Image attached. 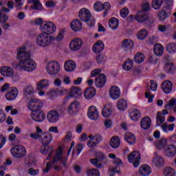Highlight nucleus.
I'll return each instance as SVG.
<instances>
[{
  "label": "nucleus",
  "instance_id": "1",
  "mask_svg": "<svg viewBox=\"0 0 176 176\" xmlns=\"http://www.w3.org/2000/svg\"><path fill=\"white\" fill-rule=\"evenodd\" d=\"M26 50L27 47H25L17 48V58L20 61L16 67H20L21 69L31 72L36 69V63L31 59V54L30 52H25Z\"/></svg>",
  "mask_w": 176,
  "mask_h": 176
},
{
  "label": "nucleus",
  "instance_id": "2",
  "mask_svg": "<svg viewBox=\"0 0 176 176\" xmlns=\"http://www.w3.org/2000/svg\"><path fill=\"white\" fill-rule=\"evenodd\" d=\"M67 161L68 157H63V150L59 148L54 156L52 163L54 170L58 171V170H61V167H67Z\"/></svg>",
  "mask_w": 176,
  "mask_h": 176
},
{
  "label": "nucleus",
  "instance_id": "3",
  "mask_svg": "<svg viewBox=\"0 0 176 176\" xmlns=\"http://www.w3.org/2000/svg\"><path fill=\"white\" fill-rule=\"evenodd\" d=\"M54 39V37L50 36L47 32H42L37 35L36 38V43L38 46L42 47H47L52 45V41Z\"/></svg>",
  "mask_w": 176,
  "mask_h": 176
},
{
  "label": "nucleus",
  "instance_id": "4",
  "mask_svg": "<svg viewBox=\"0 0 176 176\" xmlns=\"http://www.w3.org/2000/svg\"><path fill=\"white\" fill-rule=\"evenodd\" d=\"M78 17L80 20L87 23L89 27H94L96 21L91 18V14L90 11L87 8H82L78 12Z\"/></svg>",
  "mask_w": 176,
  "mask_h": 176
},
{
  "label": "nucleus",
  "instance_id": "5",
  "mask_svg": "<svg viewBox=\"0 0 176 176\" xmlns=\"http://www.w3.org/2000/svg\"><path fill=\"white\" fill-rule=\"evenodd\" d=\"M135 20L138 23H145L146 21L148 27H151L152 24L155 23V18L144 11H139L135 16Z\"/></svg>",
  "mask_w": 176,
  "mask_h": 176
},
{
  "label": "nucleus",
  "instance_id": "6",
  "mask_svg": "<svg viewBox=\"0 0 176 176\" xmlns=\"http://www.w3.org/2000/svg\"><path fill=\"white\" fill-rule=\"evenodd\" d=\"M11 154L14 157L21 159L27 155V150L23 145H15L10 150Z\"/></svg>",
  "mask_w": 176,
  "mask_h": 176
},
{
  "label": "nucleus",
  "instance_id": "7",
  "mask_svg": "<svg viewBox=\"0 0 176 176\" xmlns=\"http://www.w3.org/2000/svg\"><path fill=\"white\" fill-rule=\"evenodd\" d=\"M46 69L49 75H57L60 72V63L55 60L50 61L47 63Z\"/></svg>",
  "mask_w": 176,
  "mask_h": 176
},
{
  "label": "nucleus",
  "instance_id": "8",
  "mask_svg": "<svg viewBox=\"0 0 176 176\" xmlns=\"http://www.w3.org/2000/svg\"><path fill=\"white\" fill-rule=\"evenodd\" d=\"M28 108L30 109V111L34 112H38L39 111H41L42 107H43V103L42 102V100H38V99H32L28 105Z\"/></svg>",
  "mask_w": 176,
  "mask_h": 176
},
{
  "label": "nucleus",
  "instance_id": "9",
  "mask_svg": "<svg viewBox=\"0 0 176 176\" xmlns=\"http://www.w3.org/2000/svg\"><path fill=\"white\" fill-rule=\"evenodd\" d=\"M128 161L129 163H133L134 167L140 166V160H141V154L137 151H134L128 155Z\"/></svg>",
  "mask_w": 176,
  "mask_h": 176
},
{
  "label": "nucleus",
  "instance_id": "10",
  "mask_svg": "<svg viewBox=\"0 0 176 176\" xmlns=\"http://www.w3.org/2000/svg\"><path fill=\"white\" fill-rule=\"evenodd\" d=\"M56 25L52 21H44V23L41 25V30L43 32L49 34V35H50V34H54V32H56Z\"/></svg>",
  "mask_w": 176,
  "mask_h": 176
},
{
  "label": "nucleus",
  "instance_id": "11",
  "mask_svg": "<svg viewBox=\"0 0 176 176\" xmlns=\"http://www.w3.org/2000/svg\"><path fill=\"white\" fill-rule=\"evenodd\" d=\"M88 138H89L87 142L89 148H94V146L98 145V144L102 141V136L100 135H96L94 136H93V135H89Z\"/></svg>",
  "mask_w": 176,
  "mask_h": 176
},
{
  "label": "nucleus",
  "instance_id": "12",
  "mask_svg": "<svg viewBox=\"0 0 176 176\" xmlns=\"http://www.w3.org/2000/svg\"><path fill=\"white\" fill-rule=\"evenodd\" d=\"M83 46V41L80 38H74L69 43V47L73 52L79 50Z\"/></svg>",
  "mask_w": 176,
  "mask_h": 176
},
{
  "label": "nucleus",
  "instance_id": "13",
  "mask_svg": "<svg viewBox=\"0 0 176 176\" xmlns=\"http://www.w3.org/2000/svg\"><path fill=\"white\" fill-rule=\"evenodd\" d=\"M121 47L125 52H131L134 49V41L131 39H124L122 41Z\"/></svg>",
  "mask_w": 176,
  "mask_h": 176
},
{
  "label": "nucleus",
  "instance_id": "14",
  "mask_svg": "<svg viewBox=\"0 0 176 176\" xmlns=\"http://www.w3.org/2000/svg\"><path fill=\"white\" fill-rule=\"evenodd\" d=\"M47 119L50 123H56L60 119V113L56 110L50 111L47 115Z\"/></svg>",
  "mask_w": 176,
  "mask_h": 176
},
{
  "label": "nucleus",
  "instance_id": "15",
  "mask_svg": "<svg viewBox=\"0 0 176 176\" xmlns=\"http://www.w3.org/2000/svg\"><path fill=\"white\" fill-rule=\"evenodd\" d=\"M87 115L88 118H89L91 120H97L100 116L98 110H97V108L94 106H91L88 109Z\"/></svg>",
  "mask_w": 176,
  "mask_h": 176
},
{
  "label": "nucleus",
  "instance_id": "16",
  "mask_svg": "<svg viewBox=\"0 0 176 176\" xmlns=\"http://www.w3.org/2000/svg\"><path fill=\"white\" fill-rule=\"evenodd\" d=\"M52 140H53V135H52V133L49 132L43 133L40 138V142L46 146L49 145L50 142H52Z\"/></svg>",
  "mask_w": 176,
  "mask_h": 176
},
{
  "label": "nucleus",
  "instance_id": "17",
  "mask_svg": "<svg viewBox=\"0 0 176 176\" xmlns=\"http://www.w3.org/2000/svg\"><path fill=\"white\" fill-rule=\"evenodd\" d=\"M31 118L34 122H43L45 120V113L42 110L34 111L31 113Z\"/></svg>",
  "mask_w": 176,
  "mask_h": 176
},
{
  "label": "nucleus",
  "instance_id": "18",
  "mask_svg": "<svg viewBox=\"0 0 176 176\" xmlns=\"http://www.w3.org/2000/svg\"><path fill=\"white\" fill-rule=\"evenodd\" d=\"M105 83H107V76L104 74H100L95 79V84L97 87H104V86H105Z\"/></svg>",
  "mask_w": 176,
  "mask_h": 176
},
{
  "label": "nucleus",
  "instance_id": "19",
  "mask_svg": "<svg viewBox=\"0 0 176 176\" xmlns=\"http://www.w3.org/2000/svg\"><path fill=\"white\" fill-rule=\"evenodd\" d=\"M164 153L168 157H174L176 154V147L174 144L166 146L164 148Z\"/></svg>",
  "mask_w": 176,
  "mask_h": 176
},
{
  "label": "nucleus",
  "instance_id": "20",
  "mask_svg": "<svg viewBox=\"0 0 176 176\" xmlns=\"http://www.w3.org/2000/svg\"><path fill=\"white\" fill-rule=\"evenodd\" d=\"M153 164L155 167H162L164 164V160L163 159V157L158 155L157 152L154 153Z\"/></svg>",
  "mask_w": 176,
  "mask_h": 176
},
{
  "label": "nucleus",
  "instance_id": "21",
  "mask_svg": "<svg viewBox=\"0 0 176 176\" xmlns=\"http://www.w3.org/2000/svg\"><path fill=\"white\" fill-rule=\"evenodd\" d=\"M161 87L166 94H170L173 91V82L170 80H165L162 82Z\"/></svg>",
  "mask_w": 176,
  "mask_h": 176
},
{
  "label": "nucleus",
  "instance_id": "22",
  "mask_svg": "<svg viewBox=\"0 0 176 176\" xmlns=\"http://www.w3.org/2000/svg\"><path fill=\"white\" fill-rule=\"evenodd\" d=\"M109 96L113 100H118L120 97V89L118 87H111L109 91Z\"/></svg>",
  "mask_w": 176,
  "mask_h": 176
},
{
  "label": "nucleus",
  "instance_id": "23",
  "mask_svg": "<svg viewBox=\"0 0 176 176\" xmlns=\"http://www.w3.org/2000/svg\"><path fill=\"white\" fill-rule=\"evenodd\" d=\"M64 68L67 72H72L76 69V63L72 60H68L65 63Z\"/></svg>",
  "mask_w": 176,
  "mask_h": 176
},
{
  "label": "nucleus",
  "instance_id": "24",
  "mask_svg": "<svg viewBox=\"0 0 176 176\" xmlns=\"http://www.w3.org/2000/svg\"><path fill=\"white\" fill-rule=\"evenodd\" d=\"M0 73L2 76H13V74H14V71L12 67L8 66H3L0 69Z\"/></svg>",
  "mask_w": 176,
  "mask_h": 176
},
{
  "label": "nucleus",
  "instance_id": "25",
  "mask_svg": "<svg viewBox=\"0 0 176 176\" xmlns=\"http://www.w3.org/2000/svg\"><path fill=\"white\" fill-rule=\"evenodd\" d=\"M80 107V104L78 101H74L68 107V113L69 115H75L78 112V109Z\"/></svg>",
  "mask_w": 176,
  "mask_h": 176
},
{
  "label": "nucleus",
  "instance_id": "26",
  "mask_svg": "<svg viewBox=\"0 0 176 176\" xmlns=\"http://www.w3.org/2000/svg\"><path fill=\"white\" fill-rule=\"evenodd\" d=\"M96 88L94 87H89L85 89L84 96L87 100H91V98L96 96Z\"/></svg>",
  "mask_w": 176,
  "mask_h": 176
},
{
  "label": "nucleus",
  "instance_id": "27",
  "mask_svg": "<svg viewBox=\"0 0 176 176\" xmlns=\"http://www.w3.org/2000/svg\"><path fill=\"white\" fill-rule=\"evenodd\" d=\"M105 45L101 40L98 41L93 46L92 50L94 53H101L104 50Z\"/></svg>",
  "mask_w": 176,
  "mask_h": 176
},
{
  "label": "nucleus",
  "instance_id": "28",
  "mask_svg": "<svg viewBox=\"0 0 176 176\" xmlns=\"http://www.w3.org/2000/svg\"><path fill=\"white\" fill-rule=\"evenodd\" d=\"M19 91L16 88H14L6 94V98L8 101H13V100H16Z\"/></svg>",
  "mask_w": 176,
  "mask_h": 176
},
{
  "label": "nucleus",
  "instance_id": "29",
  "mask_svg": "<svg viewBox=\"0 0 176 176\" xmlns=\"http://www.w3.org/2000/svg\"><path fill=\"white\" fill-rule=\"evenodd\" d=\"M9 19V16L7 14H2L0 15V25L3 28V30H8L10 25L8 23V20Z\"/></svg>",
  "mask_w": 176,
  "mask_h": 176
},
{
  "label": "nucleus",
  "instance_id": "30",
  "mask_svg": "<svg viewBox=\"0 0 176 176\" xmlns=\"http://www.w3.org/2000/svg\"><path fill=\"white\" fill-rule=\"evenodd\" d=\"M152 124V120L149 117H144L140 121V126L144 130H148Z\"/></svg>",
  "mask_w": 176,
  "mask_h": 176
},
{
  "label": "nucleus",
  "instance_id": "31",
  "mask_svg": "<svg viewBox=\"0 0 176 176\" xmlns=\"http://www.w3.org/2000/svg\"><path fill=\"white\" fill-rule=\"evenodd\" d=\"M82 89L78 87H74L71 89L69 96L74 97L75 98H79L82 96Z\"/></svg>",
  "mask_w": 176,
  "mask_h": 176
},
{
  "label": "nucleus",
  "instance_id": "32",
  "mask_svg": "<svg viewBox=\"0 0 176 176\" xmlns=\"http://www.w3.org/2000/svg\"><path fill=\"white\" fill-rule=\"evenodd\" d=\"M28 3H33V6H30V9L32 10H42L43 9L39 0H28Z\"/></svg>",
  "mask_w": 176,
  "mask_h": 176
},
{
  "label": "nucleus",
  "instance_id": "33",
  "mask_svg": "<svg viewBox=\"0 0 176 176\" xmlns=\"http://www.w3.org/2000/svg\"><path fill=\"white\" fill-rule=\"evenodd\" d=\"M139 173L141 175L143 176H148L152 173V170H151V168L148 165H142L140 167Z\"/></svg>",
  "mask_w": 176,
  "mask_h": 176
},
{
  "label": "nucleus",
  "instance_id": "34",
  "mask_svg": "<svg viewBox=\"0 0 176 176\" xmlns=\"http://www.w3.org/2000/svg\"><path fill=\"white\" fill-rule=\"evenodd\" d=\"M70 27L72 30L76 32L80 31V30H82V22H80L79 19H76L71 23Z\"/></svg>",
  "mask_w": 176,
  "mask_h": 176
},
{
  "label": "nucleus",
  "instance_id": "35",
  "mask_svg": "<svg viewBox=\"0 0 176 176\" xmlns=\"http://www.w3.org/2000/svg\"><path fill=\"white\" fill-rule=\"evenodd\" d=\"M124 140L129 145H134L135 144L137 139H135V135L132 133H126L124 135Z\"/></svg>",
  "mask_w": 176,
  "mask_h": 176
},
{
  "label": "nucleus",
  "instance_id": "36",
  "mask_svg": "<svg viewBox=\"0 0 176 176\" xmlns=\"http://www.w3.org/2000/svg\"><path fill=\"white\" fill-rule=\"evenodd\" d=\"M110 146L113 149H116V148H119L120 146V139L118 136H113L110 140Z\"/></svg>",
  "mask_w": 176,
  "mask_h": 176
},
{
  "label": "nucleus",
  "instance_id": "37",
  "mask_svg": "<svg viewBox=\"0 0 176 176\" xmlns=\"http://www.w3.org/2000/svg\"><path fill=\"white\" fill-rule=\"evenodd\" d=\"M164 70L166 74H175L176 72V67L174 63H166L164 66Z\"/></svg>",
  "mask_w": 176,
  "mask_h": 176
},
{
  "label": "nucleus",
  "instance_id": "38",
  "mask_svg": "<svg viewBox=\"0 0 176 176\" xmlns=\"http://www.w3.org/2000/svg\"><path fill=\"white\" fill-rule=\"evenodd\" d=\"M129 116L132 119V120L137 122L138 120H140L141 118V112H140L138 109H134L129 113Z\"/></svg>",
  "mask_w": 176,
  "mask_h": 176
},
{
  "label": "nucleus",
  "instance_id": "39",
  "mask_svg": "<svg viewBox=\"0 0 176 176\" xmlns=\"http://www.w3.org/2000/svg\"><path fill=\"white\" fill-rule=\"evenodd\" d=\"M48 86L49 81L46 79H43L36 83V89L40 91L43 90V89H46Z\"/></svg>",
  "mask_w": 176,
  "mask_h": 176
},
{
  "label": "nucleus",
  "instance_id": "40",
  "mask_svg": "<svg viewBox=\"0 0 176 176\" xmlns=\"http://www.w3.org/2000/svg\"><path fill=\"white\" fill-rule=\"evenodd\" d=\"M23 93L27 98H32L34 97V88L31 86H28L25 88Z\"/></svg>",
  "mask_w": 176,
  "mask_h": 176
},
{
  "label": "nucleus",
  "instance_id": "41",
  "mask_svg": "<svg viewBox=\"0 0 176 176\" xmlns=\"http://www.w3.org/2000/svg\"><path fill=\"white\" fill-rule=\"evenodd\" d=\"M166 122V117L162 114V111H158L156 116L157 126H161Z\"/></svg>",
  "mask_w": 176,
  "mask_h": 176
},
{
  "label": "nucleus",
  "instance_id": "42",
  "mask_svg": "<svg viewBox=\"0 0 176 176\" xmlns=\"http://www.w3.org/2000/svg\"><path fill=\"white\" fill-rule=\"evenodd\" d=\"M167 143V140L166 138H162L160 140H157L154 144L155 145L157 149H163L166 146Z\"/></svg>",
  "mask_w": 176,
  "mask_h": 176
},
{
  "label": "nucleus",
  "instance_id": "43",
  "mask_svg": "<svg viewBox=\"0 0 176 176\" xmlns=\"http://www.w3.org/2000/svg\"><path fill=\"white\" fill-rule=\"evenodd\" d=\"M164 51V47L161 44H157L154 46V53L155 56H162L163 52Z\"/></svg>",
  "mask_w": 176,
  "mask_h": 176
},
{
  "label": "nucleus",
  "instance_id": "44",
  "mask_svg": "<svg viewBox=\"0 0 176 176\" xmlns=\"http://www.w3.org/2000/svg\"><path fill=\"white\" fill-rule=\"evenodd\" d=\"M109 25L111 30H116L119 27V20L116 18H111L109 21Z\"/></svg>",
  "mask_w": 176,
  "mask_h": 176
},
{
  "label": "nucleus",
  "instance_id": "45",
  "mask_svg": "<svg viewBox=\"0 0 176 176\" xmlns=\"http://www.w3.org/2000/svg\"><path fill=\"white\" fill-rule=\"evenodd\" d=\"M151 5L153 9L155 10H159V9H160L163 5V0H153Z\"/></svg>",
  "mask_w": 176,
  "mask_h": 176
},
{
  "label": "nucleus",
  "instance_id": "46",
  "mask_svg": "<svg viewBox=\"0 0 176 176\" xmlns=\"http://www.w3.org/2000/svg\"><path fill=\"white\" fill-rule=\"evenodd\" d=\"M166 50L170 54H175L176 53V43H170L166 45Z\"/></svg>",
  "mask_w": 176,
  "mask_h": 176
},
{
  "label": "nucleus",
  "instance_id": "47",
  "mask_svg": "<svg viewBox=\"0 0 176 176\" xmlns=\"http://www.w3.org/2000/svg\"><path fill=\"white\" fill-rule=\"evenodd\" d=\"M102 115L104 118H109L112 115V109H109L107 106H104L102 111Z\"/></svg>",
  "mask_w": 176,
  "mask_h": 176
},
{
  "label": "nucleus",
  "instance_id": "48",
  "mask_svg": "<svg viewBox=\"0 0 176 176\" xmlns=\"http://www.w3.org/2000/svg\"><path fill=\"white\" fill-rule=\"evenodd\" d=\"M118 108L120 111H125L127 109V102L124 100H120L118 102Z\"/></svg>",
  "mask_w": 176,
  "mask_h": 176
},
{
  "label": "nucleus",
  "instance_id": "49",
  "mask_svg": "<svg viewBox=\"0 0 176 176\" xmlns=\"http://www.w3.org/2000/svg\"><path fill=\"white\" fill-rule=\"evenodd\" d=\"M135 62L138 64H141L144 60H145V56L142 53H138L134 58Z\"/></svg>",
  "mask_w": 176,
  "mask_h": 176
},
{
  "label": "nucleus",
  "instance_id": "50",
  "mask_svg": "<svg viewBox=\"0 0 176 176\" xmlns=\"http://www.w3.org/2000/svg\"><path fill=\"white\" fill-rule=\"evenodd\" d=\"M164 175L165 176H175V170L172 168H165L164 170Z\"/></svg>",
  "mask_w": 176,
  "mask_h": 176
},
{
  "label": "nucleus",
  "instance_id": "51",
  "mask_svg": "<svg viewBox=\"0 0 176 176\" xmlns=\"http://www.w3.org/2000/svg\"><path fill=\"white\" fill-rule=\"evenodd\" d=\"M122 68H124L125 71H130V69L133 68V61H131V60L125 61L122 65Z\"/></svg>",
  "mask_w": 176,
  "mask_h": 176
},
{
  "label": "nucleus",
  "instance_id": "52",
  "mask_svg": "<svg viewBox=\"0 0 176 176\" xmlns=\"http://www.w3.org/2000/svg\"><path fill=\"white\" fill-rule=\"evenodd\" d=\"M148 36V32L146 30H142L138 33V38L140 41L145 39Z\"/></svg>",
  "mask_w": 176,
  "mask_h": 176
},
{
  "label": "nucleus",
  "instance_id": "53",
  "mask_svg": "<svg viewBox=\"0 0 176 176\" xmlns=\"http://www.w3.org/2000/svg\"><path fill=\"white\" fill-rule=\"evenodd\" d=\"M94 9L96 12H101V10H104V4L100 1H98L94 3Z\"/></svg>",
  "mask_w": 176,
  "mask_h": 176
},
{
  "label": "nucleus",
  "instance_id": "54",
  "mask_svg": "<svg viewBox=\"0 0 176 176\" xmlns=\"http://www.w3.org/2000/svg\"><path fill=\"white\" fill-rule=\"evenodd\" d=\"M168 14L164 10L160 11L158 14L159 20L160 21H164V20L168 17Z\"/></svg>",
  "mask_w": 176,
  "mask_h": 176
},
{
  "label": "nucleus",
  "instance_id": "55",
  "mask_svg": "<svg viewBox=\"0 0 176 176\" xmlns=\"http://www.w3.org/2000/svg\"><path fill=\"white\" fill-rule=\"evenodd\" d=\"M87 174L88 176H100V170L96 168L89 169Z\"/></svg>",
  "mask_w": 176,
  "mask_h": 176
},
{
  "label": "nucleus",
  "instance_id": "56",
  "mask_svg": "<svg viewBox=\"0 0 176 176\" xmlns=\"http://www.w3.org/2000/svg\"><path fill=\"white\" fill-rule=\"evenodd\" d=\"M171 28H172V27L170 25H158V30L161 32H166V31H167V30H171Z\"/></svg>",
  "mask_w": 176,
  "mask_h": 176
},
{
  "label": "nucleus",
  "instance_id": "57",
  "mask_svg": "<svg viewBox=\"0 0 176 176\" xmlns=\"http://www.w3.org/2000/svg\"><path fill=\"white\" fill-rule=\"evenodd\" d=\"M96 61L98 64H103V63H105V56L100 54L96 56Z\"/></svg>",
  "mask_w": 176,
  "mask_h": 176
},
{
  "label": "nucleus",
  "instance_id": "58",
  "mask_svg": "<svg viewBox=\"0 0 176 176\" xmlns=\"http://www.w3.org/2000/svg\"><path fill=\"white\" fill-rule=\"evenodd\" d=\"M150 82H151V90H152L153 91H156V90H157V83L156 82V81L151 80Z\"/></svg>",
  "mask_w": 176,
  "mask_h": 176
},
{
  "label": "nucleus",
  "instance_id": "59",
  "mask_svg": "<svg viewBox=\"0 0 176 176\" xmlns=\"http://www.w3.org/2000/svg\"><path fill=\"white\" fill-rule=\"evenodd\" d=\"M151 10V7L149 6V3H145L142 6V9L140 10V12H146L149 11Z\"/></svg>",
  "mask_w": 176,
  "mask_h": 176
},
{
  "label": "nucleus",
  "instance_id": "60",
  "mask_svg": "<svg viewBox=\"0 0 176 176\" xmlns=\"http://www.w3.org/2000/svg\"><path fill=\"white\" fill-rule=\"evenodd\" d=\"M120 15L122 17H127V16L129 15V9L128 8H122L120 11Z\"/></svg>",
  "mask_w": 176,
  "mask_h": 176
},
{
  "label": "nucleus",
  "instance_id": "61",
  "mask_svg": "<svg viewBox=\"0 0 176 176\" xmlns=\"http://www.w3.org/2000/svg\"><path fill=\"white\" fill-rule=\"evenodd\" d=\"M145 97H146V98H148V102H153L155 96L151 95V92L147 91L145 94Z\"/></svg>",
  "mask_w": 176,
  "mask_h": 176
},
{
  "label": "nucleus",
  "instance_id": "62",
  "mask_svg": "<svg viewBox=\"0 0 176 176\" xmlns=\"http://www.w3.org/2000/svg\"><path fill=\"white\" fill-rule=\"evenodd\" d=\"M176 100L175 98H171L169 102L165 105V108H168V107H174L175 105Z\"/></svg>",
  "mask_w": 176,
  "mask_h": 176
},
{
  "label": "nucleus",
  "instance_id": "63",
  "mask_svg": "<svg viewBox=\"0 0 176 176\" xmlns=\"http://www.w3.org/2000/svg\"><path fill=\"white\" fill-rule=\"evenodd\" d=\"M28 173L30 175H36L39 174V170H35L34 168H31L28 170Z\"/></svg>",
  "mask_w": 176,
  "mask_h": 176
},
{
  "label": "nucleus",
  "instance_id": "64",
  "mask_svg": "<svg viewBox=\"0 0 176 176\" xmlns=\"http://www.w3.org/2000/svg\"><path fill=\"white\" fill-rule=\"evenodd\" d=\"M96 157L99 160V161H102L104 160L105 159V155H104V153H98L96 155Z\"/></svg>",
  "mask_w": 176,
  "mask_h": 176
}]
</instances>
